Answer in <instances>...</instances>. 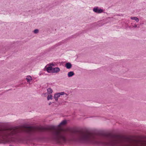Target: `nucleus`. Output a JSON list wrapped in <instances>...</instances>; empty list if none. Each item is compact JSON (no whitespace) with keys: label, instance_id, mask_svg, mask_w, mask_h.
<instances>
[{"label":"nucleus","instance_id":"nucleus-9","mask_svg":"<svg viewBox=\"0 0 146 146\" xmlns=\"http://www.w3.org/2000/svg\"><path fill=\"white\" fill-rule=\"evenodd\" d=\"M65 66L67 69H69L72 67V65L70 63L68 62L66 63Z\"/></svg>","mask_w":146,"mask_h":146},{"label":"nucleus","instance_id":"nucleus-20","mask_svg":"<svg viewBox=\"0 0 146 146\" xmlns=\"http://www.w3.org/2000/svg\"><path fill=\"white\" fill-rule=\"evenodd\" d=\"M52 104V103L51 102H50L48 104L49 105H50Z\"/></svg>","mask_w":146,"mask_h":146},{"label":"nucleus","instance_id":"nucleus-19","mask_svg":"<svg viewBox=\"0 0 146 146\" xmlns=\"http://www.w3.org/2000/svg\"><path fill=\"white\" fill-rule=\"evenodd\" d=\"M133 27H137V25H134L133 26Z\"/></svg>","mask_w":146,"mask_h":146},{"label":"nucleus","instance_id":"nucleus-4","mask_svg":"<svg viewBox=\"0 0 146 146\" xmlns=\"http://www.w3.org/2000/svg\"><path fill=\"white\" fill-rule=\"evenodd\" d=\"M65 94L66 96H67V94L64 92L56 93L54 94L53 98L56 101H57L58 100V98L60 97V96L64 95Z\"/></svg>","mask_w":146,"mask_h":146},{"label":"nucleus","instance_id":"nucleus-12","mask_svg":"<svg viewBox=\"0 0 146 146\" xmlns=\"http://www.w3.org/2000/svg\"><path fill=\"white\" fill-rule=\"evenodd\" d=\"M47 90L48 93L49 94H51L53 92L52 89L50 88H48L47 89Z\"/></svg>","mask_w":146,"mask_h":146},{"label":"nucleus","instance_id":"nucleus-14","mask_svg":"<svg viewBox=\"0 0 146 146\" xmlns=\"http://www.w3.org/2000/svg\"><path fill=\"white\" fill-rule=\"evenodd\" d=\"M131 19L132 20H135L137 22H138L139 20L138 18L136 17H131Z\"/></svg>","mask_w":146,"mask_h":146},{"label":"nucleus","instance_id":"nucleus-2","mask_svg":"<svg viewBox=\"0 0 146 146\" xmlns=\"http://www.w3.org/2000/svg\"><path fill=\"white\" fill-rule=\"evenodd\" d=\"M76 139L82 142H88L96 144H100L94 135L88 132H82L80 133L78 135Z\"/></svg>","mask_w":146,"mask_h":146},{"label":"nucleus","instance_id":"nucleus-1","mask_svg":"<svg viewBox=\"0 0 146 146\" xmlns=\"http://www.w3.org/2000/svg\"><path fill=\"white\" fill-rule=\"evenodd\" d=\"M21 131L19 127L0 129V143H4L9 141L13 136Z\"/></svg>","mask_w":146,"mask_h":146},{"label":"nucleus","instance_id":"nucleus-3","mask_svg":"<svg viewBox=\"0 0 146 146\" xmlns=\"http://www.w3.org/2000/svg\"><path fill=\"white\" fill-rule=\"evenodd\" d=\"M69 130L68 128H66L62 129L59 131H55L52 133V138L58 143H65L67 141H69L66 137L67 134L66 132Z\"/></svg>","mask_w":146,"mask_h":146},{"label":"nucleus","instance_id":"nucleus-16","mask_svg":"<svg viewBox=\"0 0 146 146\" xmlns=\"http://www.w3.org/2000/svg\"><path fill=\"white\" fill-rule=\"evenodd\" d=\"M33 32L34 34H37L39 32V30L38 29H35L33 31Z\"/></svg>","mask_w":146,"mask_h":146},{"label":"nucleus","instance_id":"nucleus-17","mask_svg":"<svg viewBox=\"0 0 146 146\" xmlns=\"http://www.w3.org/2000/svg\"><path fill=\"white\" fill-rule=\"evenodd\" d=\"M33 129V127H29V129L30 131H32Z\"/></svg>","mask_w":146,"mask_h":146},{"label":"nucleus","instance_id":"nucleus-7","mask_svg":"<svg viewBox=\"0 0 146 146\" xmlns=\"http://www.w3.org/2000/svg\"><path fill=\"white\" fill-rule=\"evenodd\" d=\"M67 121L66 120H64L61 122L58 126V127H60L62 126L65 125Z\"/></svg>","mask_w":146,"mask_h":146},{"label":"nucleus","instance_id":"nucleus-15","mask_svg":"<svg viewBox=\"0 0 146 146\" xmlns=\"http://www.w3.org/2000/svg\"><path fill=\"white\" fill-rule=\"evenodd\" d=\"M49 66L52 67V66H56V64L55 63H52L49 64Z\"/></svg>","mask_w":146,"mask_h":146},{"label":"nucleus","instance_id":"nucleus-18","mask_svg":"<svg viewBox=\"0 0 146 146\" xmlns=\"http://www.w3.org/2000/svg\"><path fill=\"white\" fill-rule=\"evenodd\" d=\"M51 129H56V127L55 126H52L51 127Z\"/></svg>","mask_w":146,"mask_h":146},{"label":"nucleus","instance_id":"nucleus-5","mask_svg":"<svg viewBox=\"0 0 146 146\" xmlns=\"http://www.w3.org/2000/svg\"><path fill=\"white\" fill-rule=\"evenodd\" d=\"M93 11L95 13H100L103 11V10L101 9H100L98 7H95L94 8Z\"/></svg>","mask_w":146,"mask_h":146},{"label":"nucleus","instance_id":"nucleus-8","mask_svg":"<svg viewBox=\"0 0 146 146\" xmlns=\"http://www.w3.org/2000/svg\"><path fill=\"white\" fill-rule=\"evenodd\" d=\"M26 79L28 82L30 83L32 80V78L31 76L29 75L26 77Z\"/></svg>","mask_w":146,"mask_h":146},{"label":"nucleus","instance_id":"nucleus-10","mask_svg":"<svg viewBox=\"0 0 146 146\" xmlns=\"http://www.w3.org/2000/svg\"><path fill=\"white\" fill-rule=\"evenodd\" d=\"M52 69L53 68L49 66V67H47L46 68V70L48 72L50 73L51 72V71H52Z\"/></svg>","mask_w":146,"mask_h":146},{"label":"nucleus","instance_id":"nucleus-11","mask_svg":"<svg viewBox=\"0 0 146 146\" xmlns=\"http://www.w3.org/2000/svg\"><path fill=\"white\" fill-rule=\"evenodd\" d=\"M74 74L73 72L70 71L68 73L67 75L69 77H70L74 75Z\"/></svg>","mask_w":146,"mask_h":146},{"label":"nucleus","instance_id":"nucleus-13","mask_svg":"<svg viewBox=\"0 0 146 146\" xmlns=\"http://www.w3.org/2000/svg\"><path fill=\"white\" fill-rule=\"evenodd\" d=\"M47 98L48 100H52L53 99V96L52 95L50 94L48 96Z\"/></svg>","mask_w":146,"mask_h":146},{"label":"nucleus","instance_id":"nucleus-6","mask_svg":"<svg viewBox=\"0 0 146 146\" xmlns=\"http://www.w3.org/2000/svg\"><path fill=\"white\" fill-rule=\"evenodd\" d=\"M60 70V68L58 67L53 68L52 73H57L59 72Z\"/></svg>","mask_w":146,"mask_h":146}]
</instances>
